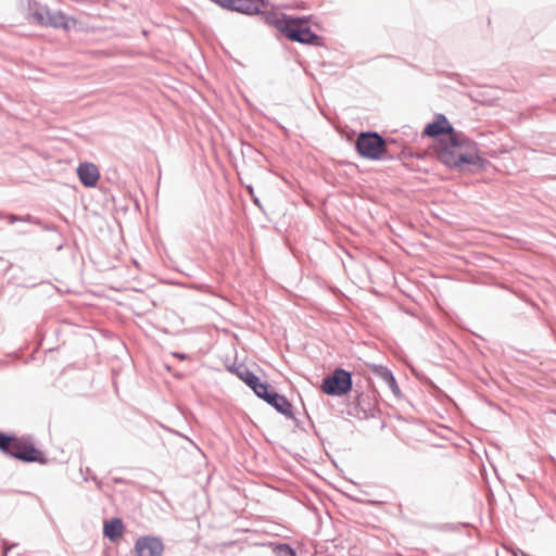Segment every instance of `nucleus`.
Here are the masks:
<instances>
[{"instance_id": "nucleus-21", "label": "nucleus", "mask_w": 556, "mask_h": 556, "mask_svg": "<svg viewBox=\"0 0 556 556\" xmlns=\"http://www.w3.org/2000/svg\"><path fill=\"white\" fill-rule=\"evenodd\" d=\"M46 230L53 229V227H45Z\"/></svg>"}, {"instance_id": "nucleus-9", "label": "nucleus", "mask_w": 556, "mask_h": 556, "mask_svg": "<svg viewBox=\"0 0 556 556\" xmlns=\"http://www.w3.org/2000/svg\"><path fill=\"white\" fill-rule=\"evenodd\" d=\"M79 181L87 188L96 187L100 173L98 167L93 163L85 162L79 164L76 169Z\"/></svg>"}, {"instance_id": "nucleus-1", "label": "nucleus", "mask_w": 556, "mask_h": 556, "mask_svg": "<svg viewBox=\"0 0 556 556\" xmlns=\"http://www.w3.org/2000/svg\"><path fill=\"white\" fill-rule=\"evenodd\" d=\"M264 7V10L258 15L263 16L266 24L275 26L287 39L303 45L323 46V38L307 25V16H290L285 13L274 12L269 1Z\"/></svg>"}, {"instance_id": "nucleus-20", "label": "nucleus", "mask_w": 556, "mask_h": 556, "mask_svg": "<svg viewBox=\"0 0 556 556\" xmlns=\"http://www.w3.org/2000/svg\"><path fill=\"white\" fill-rule=\"evenodd\" d=\"M175 356L180 358V359H185L186 358V355L185 354H180V353H175Z\"/></svg>"}, {"instance_id": "nucleus-17", "label": "nucleus", "mask_w": 556, "mask_h": 556, "mask_svg": "<svg viewBox=\"0 0 556 556\" xmlns=\"http://www.w3.org/2000/svg\"><path fill=\"white\" fill-rule=\"evenodd\" d=\"M14 439V435L7 434L4 432L0 431V451L8 454L10 446L12 444V441Z\"/></svg>"}, {"instance_id": "nucleus-3", "label": "nucleus", "mask_w": 556, "mask_h": 556, "mask_svg": "<svg viewBox=\"0 0 556 556\" xmlns=\"http://www.w3.org/2000/svg\"><path fill=\"white\" fill-rule=\"evenodd\" d=\"M355 148L358 154L367 160L379 161L388 159L387 141L376 131H363L358 135Z\"/></svg>"}, {"instance_id": "nucleus-4", "label": "nucleus", "mask_w": 556, "mask_h": 556, "mask_svg": "<svg viewBox=\"0 0 556 556\" xmlns=\"http://www.w3.org/2000/svg\"><path fill=\"white\" fill-rule=\"evenodd\" d=\"M353 388L352 372L336 368L330 375L323 378L320 389L330 396L346 395Z\"/></svg>"}, {"instance_id": "nucleus-13", "label": "nucleus", "mask_w": 556, "mask_h": 556, "mask_svg": "<svg viewBox=\"0 0 556 556\" xmlns=\"http://www.w3.org/2000/svg\"><path fill=\"white\" fill-rule=\"evenodd\" d=\"M123 522L119 518H113L104 523L103 534L110 541L115 542L123 534Z\"/></svg>"}, {"instance_id": "nucleus-8", "label": "nucleus", "mask_w": 556, "mask_h": 556, "mask_svg": "<svg viewBox=\"0 0 556 556\" xmlns=\"http://www.w3.org/2000/svg\"><path fill=\"white\" fill-rule=\"evenodd\" d=\"M453 126L448 123L447 118L443 114H438L437 118L428 123L424 129V135L435 138L440 135L446 134L447 138L451 137L452 134H457Z\"/></svg>"}, {"instance_id": "nucleus-18", "label": "nucleus", "mask_w": 556, "mask_h": 556, "mask_svg": "<svg viewBox=\"0 0 556 556\" xmlns=\"http://www.w3.org/2000/svg\"><path fill=\"white\" fill-rule=\"evenodd\" d=\"M16 544H8V542L5 540L2 541V553H3V556H8V553L13 548L15 547Z\"/></svg>"}, {"instance_id": "nucleus-6", "label": "nucleus", "mask_w": 556, "mask_h": 556, "mask_svg": "<svg viewBox=\"0 0 556 556\" xmlns=\"http://www.w3.org/2000/svg\"><path fill=\"white\" fill-rule=\"evenodd\" d=\"M254 393L270 406H273L278 413L286 416L287 418H293L292 404L285 396L279 394L268 383L262 382Z\"/></svg>"}, {"instance_id": "nucleus-2", "label": "nucleus", "mask_w": 556, "mask_h": 556, "mask_svg": "<svg viewBox=\"0 0 556 556\" xmlns=\"http://www.w3.org/2000/svg\"><path fill=\"white\" fill-rule=\"evenodd\" d=\"M438 160L453 169H463L466 165H482L476 143L463 132L452 134L445 143L437 150Z\"/></svg>"}, {"instance_id": "nucleus-14", "label": "nucleus", "mask_w": 556, "mask_h": 556, "mask_svg": "<svg viewBox=\"0 0 556 556\" xmlns=\"http://www.w3.org/2000/svg\"><path fill=\"white\" fill-rule=\"evenodd\" d=\"M48 12L49 8L47 5H42L38 2H35L30 7V18L36 24L45 26V24L47 23Z\"/></svg>"}, {"instance_id": "nucleus-16", "label": "nucleus", "mask_w": 556, "mask_h": 556, "mask_svg": "<svg viewBox=\"0 0 556 556\" xmlns=\"http://www.w3.org/2000/svg\"><path fill=\"white\" fill-rule=\"evenodd\" d=\"M7 218L10 224H14L16 222H25V223L41 225V222L39 219L33 217L31 215H25V216L21 217V216L14 215V214H8Z\"/></svg>"}, {"instance_id": "nucleus-22", "label": "nucleus", "mask_w": 556, "mask_h": 556, "mask_svg": "<svg viewBox=\"0 0 556 556\" xmlns=\"http://www.w3.org/2000/svg\"><path fill=\"white\" fill-rule=\"evenodd\" d=\"M2 217V213L0 212V218Z\"/></svg>"}, {"instance_id": "nucleus-15", "label": "nucleus", "mask_w": 556, "mask_h": 556, "mask_svg": "<svg viewBox=\"0 0 556 556\" xmlns=\"http://www.w3.org/2000/svg\"><path fill=\"white\" fill-rule=\"evenodd\" d=\"M275 556H296V552L287 543L276 544L273 548Z\"/></svg>"}, {"instance_id": "nucleus-11", "label": "nucleus", "mask_w": 556, "mask_h": 556, "mask_svg": "<svg viewBox=\"0 0 556 556\" xmlns=\"http://www.w3.org/2000/svg\"><path fill=\"white\" fill-rule=\"evenodd\" d=\"M374 372L389 387L394 396H401V390L393 374L384 366L375 365Z\"/></svg>"}, {"instance_id": "nucleus-7", "label": "nucleus", "mask_w": 556, "mask_h": 556, "mask_svg": "<svg viewBox=\"0 0 556 556\" xmlns=\"http://www.w3.org/2000/svg\"><path fill=\"white\" fill-rule=\"evenodd\" d=\"M163 549V542L155 536L139 538L135 544L137 556H161Z\"/></svg>"}, {"instance_id": "nucleus-19", "label": "nucleus", "mask_w": 556, "mask_h": 556, "mask_svg": "<svg viewBox=\"0 0 556 556\" xmlns=\"http://www.w3.org/2000/svg\"><path fill=\"white\" fill-rule=\"evenodd\" d=\"M91 480L97 484L98 489H101L102 482L97 477H91Z\"/></svg>"}, {"instance_id": "nucleus-5", "label": "nucleus", "mask_w": 556, "mask_h": 556, "mask_svg": "<svg viewBox=\"0 0 556 556\" xmlns=\"http://www.w3.org/2000/svg\"><path fill=\"white\" fill-rule=\"evenodd\" d=\"M7 455L24 463H47L43 453L36 448L33 443L26 442L24 438L14 437Z\"/></svg>"}, {"instance_id": "nucleus-10", "label": "nucleus", "mask_w": 556, "mask_h": 556, "mask_svg": "<svg viewBox=\"0 0 556 556\" xmlns=\"http://www.w3.org/2000/svg\"><path fill=\"white\" fill-rule=\"evenodd\" d=\"M229 371L235 372L253 391L262 383L260 378L243 364L229 367Z\"/></svg>"}, {"instance_id": "nucleus-12", "label": "nucleus", "mask_w": 556, "mask_h": 556, "mask_svg": "<svg viewBox=\"0 0 556 556\" xmlns=\"http://www.w3.org/2000/svg\"><path fill=\"white\" fill-rule=\"evenodd\" d=\"M71 22L72 21L68 18V16L63 12L49 9L47 23L45 26L68 29L71 27Z\"/></svg>"}]
</instances>
